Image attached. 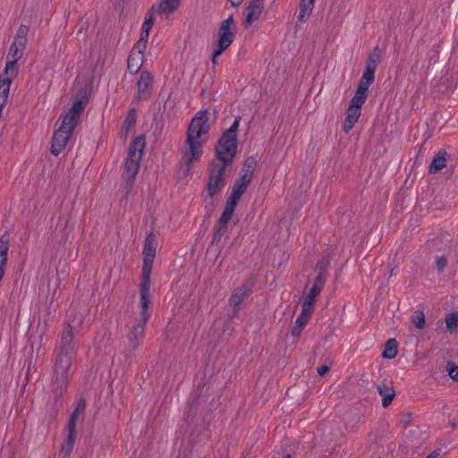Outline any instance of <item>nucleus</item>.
<instances>
[{
  "instance_id": "obj_22",
  "label": "nucleus",
  "mask_w": 458,
  "mask_h": 458,
  "mask_svg": "<svg viewBox=\"0 0 458 458\" xmlns=\"http://www.w3.org/2000/svg\"><path fill=\"white\" fill-rule=\"evenodd\" d=\"M200 404V395H198L194 398V400L190 403L189 409L185 413L186 421L188 424H193L197 421L198 410Z\"/></svg>"
},
{
  "instance_id": "obj_15",
  "label": "nucleus",
  "mask_w": 458,
  "mask_h": 458,
  "mask_svg": "<svg viewBox=\"0 0 458 458\" xmlns=\"http://www.w3.org/2000/svg\"><path fill=\"white\" fill-rule=\"evenodd\" d=\"M265 0H250L245 10V26H250L254 21H258L264 9Z\"/></svg>"
},
{
  "instance_id": "obj_53",
  "label": "nucleus",
  "mask_w": 458,
  "mask_h": 458,
  "mask_svg": "<svg viewBox=\"0 0 458 458\" xmlns=\"http://www.w3.org/2000/svg\"><path fill=\"white\" fill-rule=\"evenodd\" d=\"M301 3L314 6L315 0H301Z\"/></svg>"
},
{
  "instance_id": "obj_59",
  "label": "nucleus",
  "mask_w": 458,
  "mask_h": 458,
  "mask_svg": "<svg viewBox=\"0 0 458 458\" xmlns=\"http://www.w3.org/2000/svg\"><path fill=\"white\" fill-rule=\"evenodd\" d=\"M283 458H292V455L291 454H286L285 456H284Z\"/></svg>"
},
{
  "instance_id": "obj_8",
  "label": "nucleus",
  "mask_w": 458,
  "mask_h": 458,
  "mask_svg": "<svg viewBox=\"0 0 458 458\" xmlns=\"http://www.w3.org/2000/svg\"><path fill=\"white\" fill-rule=\"evenodd\" d=\"M227 165L213 161L210 165L208 181L206 188L204 200H210L225 187V168Z\"/></svg>"
},
{
  "instance_id": "obj_57",
  "label": "nucleus",
  "mask_w": 458,
  "mask_h": 458,
  "mask_svg": "<svg viewBox=\"0 0 458 458\" xmlns=\"http://www.w3.org/2000/svg\"><path fill=\"white\" fill-rule=\"evenodd\" d=\"M449 425H450L451 428H454L455 427V422L450 421Z\"/></svg>"
},
{
  "instance_id": "obj_47",
  "label": "nucleus",
  "mask_w": 458,
  "mask_h": 458,
  "mask_svg": "<svg viewBox=\"0 0 458 458\" xmlns=\"http://www.w3.org/2000/svg\"><path fill=\"white\" fill-rule=\"evenodd\" d=\"M329 369H330L329 366L323 365V366L318 368L317 371L319 376L323 377L328 373Z\"/></svg>"
},
{
  "instance_id": "obj_56",
  "label": "nucleus",
  "mask_w": 458,
  "mask_h": 458,
  "mask_svg": "<svg viewBox=\"0 0 458 458\" xmlns=\"http://www.w3.org/2000/svg\"><path fill=\"white\" fill-rule=\"evenodd\" d=\"M4 267H1V266H0V280L2 279V277H3V276H4Z\"/></svg>"
},
{
  "instance_id": "obj_52",
  "label": "nucleus",
  "mask_w": 458,
  "mask_h": 458,
  "mask_svg": "<svg viewBox=\"0 0 458 458\" xmlns=\"http://www.w3.org/2000/svg\"><path fill=\"white\" fill-rule=\"evenodd\" d=\"M228 1L231 3V4L233 6L236 7V6H239L242 3L243 0H228Z\"/></svg>"
},
{
  "instance_id": "obj_10",
  "label": "nucleus",
  "mask_w": 458,
  "mask_h": 458,
  "mask_svg": "<svg viewBox=\"0 0 458 458\" xmlns=\"http://www.w3.org/2000/svg\"><path fill=\"white\" fill-rule=\"evenodd\" d=\"M148 318V317H130L129 320L126 322L129 352H134L138 349L140 341L144 337Z\"/></svg>"
},
{
  "instance_id": "obj_41",
  "label": "nucleus",
  "mask_w": 458,
  "mask_h": 458,
  "mask_svg": "<svg viewBox=\"0 0 458 458\" xmlns=\"http://www.w3.org/2000/svg\"><path fill=\"white\" fill-rule=\"evenodd\" d=\"M241 117H236L233 124L230 126L228 130H226L224 133L230 135L232 137L237 138L236 133L239 128Z\"/></svg>"
},
{
  "instance_id": "obj_33",
  "label": "nucleus",
  "mask_w": 458,
  "mask_h": 458,
  "mask_svg": "<svg viewBox=\"0 0 458 458\" xmlns=\"http://www.w3.org/2000/svg\"><path fill=\"white\" fill-rule=\"evenodd\" d=\"M379 61H380V51H379L378 47H376L374 48L373 52L369 56L366 67L376 71Z\"/></svg>"
},
{
  "instance_id": "obj_35",
  "label": "nucleus",
  "mask_w": 458,
  "mask_h": 458,
  "mask_svg": "<svg viewBox=\"0 0 458 458\" xmlns=\"http://www.w3.org/2000/svg\"><path fill=\"white\" fill-rule=\"evenodd\" d=\"M446 370L453 380L458 381V366L455 365L454 362L448 361L446 364Z\"/></svg>"
},
{
  "instance_id": "obj_55",
  "label": "nucleus",
  "mask_w": 458,
  "mask_h": 458,
  "mask_svg": "<svg viewBox=\"0 0 458 458\" xmlns=\"http://www.w3.org/2000/svg\"><path fill=\"white\" fill-rule=\"evenodd\" d=\"M416 315H420V316H423L424 315V310H417L415 311Z\"/></svg>"
},
{
  "instance_id": "obj_7",
  "label": "nucleus",
  "mask_w": 458,
  "mask_h": 458,
  "mask_svg": "<svg viewBox=\"0 0 458 458\" xmlns=\"http://www.w3.org/2000/svg\"><path fill=\"white\" fill-rule=\"evenodd\" d=\"M146 141L143 136H139L129 147V156L124 163L125 173L123 177L128 182H133L139 172Z\"/></svg>"
},
{
  "instance_id": "obj_40",
  "label": "nucleus",
  "mask_w": 458,
  "mask_h": 458,
  "mask_svg": "<svg viewBox=\"0 0 458 458\" xmlns=\"http://www.w3.org/2000/svg\"><path fill=\"white\" fill-rule=\"evenodd\" d=\"M146 47H147V43L146 42H142L140 40H138V42L134 45L133 48L131 49V53L135 54V55H140L142 58H143V55H144V51L146 49Z\"/></svg>"
},
{
  "instance_id": "obj_20",
  "label": "nucleus",
  "mask_w": 458,
  "mask_h": 458,
  "mask_svg": "<svg viewBox=\"0 0 458 458\" xmlns=\"http://www.w3.org/2000/svg\"><path fill=\"white\" fill-rule=\"evenodd\" d=\"M398 354V343L395 338L388 339L385 344V350L382 358L386 360L394 359Z\"/></svg>"
},
{
  "instance_id": "obj_39",
  "label": "nucleus",
  "mask_w": 458,
  "mask_h": 458,
  "mask_svg": "<svg viewBox=\"0 0 458 458\" xmlns=\"http://www.w3.org/2000/svg\"><path fill=\"white\" fill-rule=\"evenodd\" d=\"M394 396H395V390H394V389H388L387 390V394H385L382 397V406L385 407V408L388 407L392 403Z\"/></svg>"
},
{
  "instance_id": "obj_29",
  "label": "nucleus",
  "mask_w": 458,
  "mask_h": 458,
  "mask_svg": "<svg viewBox=\"0 0 458 458\" xmlns=\"http://www.w3.org/2000/svg\"><path fill=\"white\" fill-rule=\"evenodd\" d=\"M315 300V296L308 293L301 304V312L300 315H311V313L314 311Z\"/></svg>"
},
{
  "instance_id": "obj_42",
  "label": "nucleus",
  "mask_w": 458,
  "mask_h": 458,
  "mask_svg": "<svg viewBox=\"0 0 458 458\" xmlns=\"http://www.w3.org/2000/svg\"><path fill=\"white\" fill-rule=\"evenodd\" d=\"M412 418H413V415L411 412H406V413H403L402 415V419L400 420V425L403 428H406L411 422L412 420Z\"/></svg>"
},
{
  "instance_id": "obj_36",
  "label": "nucleus",
  "mask_w": 458,
  "mask_h": 458,
  "mask_svg": "<svg viewBox=\"0 0 458 458\" xmlns=\"http://www.w3.org/2000/svg\"><path fill=\"white\" fill-rule=\"evenodd\" d=\"M445 324L450 333H454L458 330V317H446Z\"/></svg>"
},
{
  "instance_id": "obj_48",
  "label": "nucleus",
  "mask_w": 458,
  "mask_h": 458,
  "mask_svg": "<svg viewBox=\"0 0 458 458\" xmlns=\"http://www.w3.org/2000/svg\"><path fill=\"white\" fill-rule=\"evenodd\" d=\"M225 51V49H222L218 47L212 55V63L215 64H216V59L221 55V54Z\"/></svg>"
},
{
  "instance_id": "obj_16",
  "label": "nucleus",
  "mask_w": 458,
  "mask_h": 458,
  "mask_svg": "<svg viewBox=\"0 0 458 458\" xmlns=\"http://www.w3.org/2000/svg\"><path fill=\"white\" fill-rule=\"evenodd\" d=\"M153 77L151 74L144 71L140 73L138 81V98L141 100L148 99L152 94Z\"/></svg>"
},
{
  "instance_id": "obj_19",
  "label": "nucleus",
  "mask_w": 458,
  "mask_h": 458,
  "mask_svg": "<svg viewBox=\"0 0 458 458\" xmlns=\"http://www.w3.org/2000/svg\"><path fill=\"white\" fill-rule=\"evenodd\" d=\"M76 433V429L68 428L66 441L63 444L60 450V455L62 458H68L71 455L75 442Z\"/></svg>"
},
{
  "instance_id": "obj_28",
  "label": "nucleus",
  "mask_w": 458,
  "mask_h": 458,
  "mask_svg": "<svg viewBox=\"0 0 458 458\" xmlns=\"http://www.w3.org/2000/svg\"><path fill=\"white\" fill-rule=\"evenodd\" d=\"M310 317H298L294 326L292 327L291 334L294 337H299L308 324Z\"/></svg>"
},
{
  "instance_id": "obj_25",
  "label": "nucleus",
  "mask_w": 458,
  "mask_h": 458,
  "mask_svg": "<svg viewBox=\"0 0 458 458\" xmlns=\"http://www.w3.org/2000/svg\"><path fill=\"white\" fill-rule=\"evenodd\" d=\"M445 152H438V154L433 158L432 163L429 165L430 174H435L445 166Z\"/></svg>"
},
{
  "instance_id": "obj_3",
  "label": "nucleus",
  "mask_w": 458,
  "mask_h": 458,
  "mask_svg": "<svg viewBox=\"0 0 458 458\" xmlns=\"http://www.w3.org/2000/svg\"><path fill=\"white\" fill-rule=\"evenodd\" d=\"M87 101L77 99L69 112L64 115L59 129L54 133L51 153L58 156L67 145L72 133L80 120L81 114L86 107Z\"/></svg>"
},
{
  "instance_id": "obj_58",
  "label": "nucleus",
  "mask_w": 458,
  "mask_h": 458,
  "mask_svg": "<svg viewBox=\"0 0 458 458\" xmlns=\"http://www.w3.org/2000/svg\"><path fill=\"white\" fill-rule=\"evenodd\" d=\"M447 315L454 316V315H458V312H450V313H448Z\"/></svg>"
},
{
  "instance_id": "obj_38",
  "label": "nucleus",
  "mask_w": 458,
  "mask_h": 458,
  "mask_svg": "<svg viewBox=\"0 0 458 458\" xmlns=\"http://www.w3.org/2000/svg\"><path fill=\"white\" fill-rule=\"evenodd\" d=\"M388 389H394V386L393 382L387 381L386 379H384L382 383L377 386V391L382 397L385 394H387Z\"/></svg>"
},
{
  "instance_id": "obj_43",
  "label": "nucleus",
  "mask_w": 458,
  "mask_h": 458,
  "mask_svg": "<svg viewBox=\"0 0 458 458\" xmlns=\"http://www.w3.org/2000/svg\"><path fill=\"white\" fill-rule=\"evenodd\" d=\"M152 27H153V16H152V14H149L148 17L145 18V21L142 24L141 30H144L146 33H149Z\"/></svg>"
},
{
  "instance_id": "obj_4",
  "label": "nucleus",
  "mask_w": 458,
  "mask_h": 458,
  "mask_svg": "<svg viewBox=\"0 0 458 458\" xmlns=\"http://www.w3.org/2000/svg\"><path fill=\"white\" fill-rule=\"evenodd\" d=\"M157 238L152 233H148L146 237L144 249H143V266H142V277L140 283V315H146L148 310L150 302V276L152 271V265L156 255Z\"/></svg>"
},
{
  "instance_id": "obj_54",
  "label": "nucleus",
  "mask_w": 458,
  "mask_h": 458,
  "mask_svg": "<svg viewBox=\"0 0 458 458\" xmlns=\"http://www.w3.org/2000/svg\"><path fill=\"white\" fill-rule=\"evenodd\" d=\"M327 264H328V261L324 259V260L318 262V266H319L320 267H323L327 266Z\"/></svg>"
},
{
  "instance_id": "obj_14",
  "label": "nucleus",
  "mask_w": 458,
  "mask_h": 458,
  "mask_svg": "<svg viewBox=\"0 0 458 458\" xmlns=\"http://www.w3.org/2000/svg\"><path fill=\"white\" fill-rule=\"evenodd\" d=\"M253 282L251 280H248L244 282L240 287L236 288L230 299L229 305L236 308L238 307L246 298H248L252 291Z\"/></svg>"
},
{
  "instance_id": "obj_24",
  "label": "nucleus",
  "mask_w": 458,
  "mask_h": 458,
  "mask_svg": "<svg viewBox=\"0 0 458 458\" xmlns=\"http://www.w3.org/2000/svg\"><path fill=\"white\" fill-rule=\"evenodd\" d=\"M368 97V91L363 88H357L354 96L351 99L350 106L360 110Z\"/></svg>"
},
{
  "instance_id": "obj_46",
  "label": "nucleus",
  "mask_w": 458,
  "mask_h": 458,
  "mask_svg": "<svg viewBox=\"0 0 458 458\" xmlns=\"http://www.w3.org/2000/svg\"><path fill=\"white\" fill-rule=\"evenodd\" d=\"M232 332H233V327H232L231 317H228L227 325L223 327L222 335L227 334L230 335L232 334Z\"/></svg>"
},
{
  "instance_id": "obj_30",
  "label": "nucleus",
  "mask_w": 458,
  "mask_h": 458,
  "mask_svg": "<svg viewBox=\"0 0 458 458\" xmlns=\"http://www.w3.org/2000/svg\"><path fill=\"white\" fill-rule=\"evenodd\" d=\"M325 281H326V277L324 276V275L322 273H319L317 276L315 282L313 284V286L310 289L309 293L317 298L324 287Z\"/></svg>"
},
{
  "instance_id": "obj_31",
  "label": "nucleus",
  "mask_w": 458,
  "mask_h": 458,
  "mask_svg": "<svg viewBox=\"0 0 458 458\" xmlns=\"http://www.w3.org/2000/svg\"><path fill=\"white\" fill-rule=\"evenodd\" d=\"M136 117V111L134 108H132L128 113L123 123V131H124L125 134H127L130 131V130L135 125Z\"/></svg>"
},
{
  "instance_id": "obj_17",
  "label": "nucleus",
  "mask_w": 458,
  "mask_h": 458,
  "mask_svg": "<svg viewBox=\"0 0 458 458\" xmlns=\"http://www.w3.org/2000/svg\"><path fill=\"white\" fill-rule=\"evenodd\" d=\"M360 116V110L349 106L346 110V117L343 124V130L345 132H349L353 128L354 124L358 122Z\"/></svg>"
},
{
  "instance_id": "obj_44",
  "label": "nucleus",
  "mask_w": 458,
  "mask_h": 458,
  "mask_svg": "<svg viewBox=\"0 0 458 458\" xmlns=\"http://www.w3.org/2000/svg\"><path fill=\"white\" fill-rule=\"evenodd\" d=\"M447 265V259L445 256H438L436 259V267L439 272H442Z\"/></svg>"
},
{
  "instance_id": "obj_51",
  "label": "nucleus",
  "mask_w": 458,
  "mask_h": 458,
  "mask_svg": "<svg viewBox=\"0 0 458 458\" xmlns=\"http://www.w3.org/2000/svg\"><path fill=\"white\" fill-rule=\"evenodd\" d=\"M440 449L434 450L426 458H437L439 455Z\"/></svg>"
},
{
  "instance_id": "obj_5",
  "label": "nucleus",
  "mask_w": 458,
  "mask_h": 458,
  "mask_svg": "<svg viewBox=\"0 0 458 458\" xmlns=\"http://www.w3.org/2000/svg\"><path fill=\"white\" fill-rule=\"evenodd\" d=\"M29 28L26 25H20L13 42L11 44L9 52L6 57V64L4 68V75L16 77L18 73L17 62L22 57L23 50L27 44V35Z\"/></svg>"
},
{
  "instance_id": "obj_23",
  "label": "nucleus",
  "mask_w": 458,
  "mask_h": 458,
  "mask_svg": "<svg viewBox=\"0 0 458 458\" xmlns=\"http://www.w3.org/2000/svg\"><path fill=\"white\" fill-rule=\"evenodd\" d=\"M85 407H86L85 399H81L78 402L74 411L71 414V417H70V420L68 422V426H67L68 428L76 429V423H77L79 415L84 412Z\"/></svg>"
},
{
  "instance_id": "obj_13",
  "label": "nucleus",
  "mask_w": 458,
  "mask_h": 458,
  "mask_svg": "<svg viewBox=\"0 0 458 458\" xmlns=\"http://www.w3.org/2000/svg\"><path fill=\"white\" fill-rule=\"evenodd\" d=\"M233 215V211L228 210L226 208L224 209L220 218L218 219L216 225L214 227V233L211 240L212 245L217 244L221 241L223 235L227 231L228 223L231 220Z\"/></svg>"
},
{
  "instance_id": "obj_49",
  "label": "nucleus",
  "mask_w": 458,
  "mask_h": 458,
  "mask_svg": "<svg viewBox=\"0 0 458 458\" xmlns=\"http://www.w3.org/2000/svg\"><path fill=\"white\" fill-rule=\"evenodd\" d=\"M149 33H146L144 30H141L140 39V41H144L148 43Z\"/></svg>"
},
{
  "instance_id": "obj_37",
  "label": "nucleus",
  "mask_w": 458,
  "mask_h": 458,
  "mask_svg": "<svg viewBox=\"0 0 458 458\" xmlns=\"http://www.w3.org/2000/svg\"><path fill=\"white\" fill-rule=\"evenodd\" d=\"M8 243L1 241L0 244V266L4 267L7 260Z\"/></svg>"
},
{
  "instance_id": "obj_1",
  "label": "nucleus",
  "mask_w": 458,
  "mask_h": 458,
  "mask_svg": "<svg viewBox=\"0 0 458 458\" xmlns=\"http://www.w3.org/2000/svg\"><path fill=\"white\" fill-rule=\"evenodd\" d=\"M82 320L80 317H70L64 328L60 340L53 353V367L51 375L50 393L55 403L64 396L67 391L71 377L72 360L76 355L74 348L75 325H81Z\"/></svg>"
},
{
  "instance_id": "obj_32",
  "label": "nucleus",
  "mask_w": 458,
  "mask_h": 458,
  "mask_svg": "<svg viewBox=\"0 0 458 458\" xmlns=\"http://www.w3.org/2000/svg\"><path fill=\"white\" fill-rule=\"evenodd\" d=\"M228 322V317H217L210 328L214 335H222V329L224 326H226Z\"/></svg>"
},
{
  "instance_id": "obj_9",
  "label": "nucleus",
  "mask_w": 458,
  "mask_h": 458,
  "mask_svg": "<svg viewBox=\"0 0 458 458\" xmlns=\"http://www.w3.org/2000/svg\"><path fill=\"white\" fill-rule=\"evenodd\" d=\"M237 150V138L223 133L216 147V163L231 165Z\"/></svg>"
},
{
  "instance_id": "obj_45",
  "label": "nucleus",
  "mask_w": 458,
  "mask_h": 458,
  "mask_svg": "<svg viewBox=\"0 0 458 458\" xmlns=\"http://www.w3.org/2000/svg\"><path fill=\"white\" fill-rule=\"evenodd\" d=\"M412 318H413L412 323L417 328H419V329L424 328L425 324H426V322H425L426 317H412Z\"/></svg>"
},
{
  "instance_id": "obj_18",
  "label": "nucleus",
  "mask_w": 458,
  "mask_h": 458,
  "mask_svg": "<svg viewBox=\"0 0 458 458\" xmlns=\"http://www.w3.org/2000/svg\"><path fill=\"white\" fill-rule=\"evenodd\" d=\"M181 4V0H160L157 13L158 14L168 15L174 12H175Z\"/></svg>"
},
{
  "instance_id": "obj_34",
  "label": "nucleus",
  "mask_w": 458,
  "mask_h": 458,
  "mask_svg": "<svg viewBox=\"0 0 458 458\" xmlns=\"http://www.w3.org/2000/svg\"><path fill=\"white\" fill-rule=\"evenodd\" d=\"M314 6L301 3L298 21L305 22L310 16Z\"/></svg>"
},
{
  "instance_id": "obj_2",
  "label": "nucleus",
  "mask_w": 458,
  "mask_h": 458,
  "mask_svg": "<svg viewBox=\"0 0 458 458\" xmlns=\"http://www.w3.org/2000/svg\"><path fill=\"white\" fill-rule=\"evenodd\" d=\"M208 114L206 110L198 112L189 125L186 145L182 148V161L187 165V171L202 155V145L207 140L209 130Z\"/></svg>"
},
{
  "instance_id": "obj_6",
  "label": "nucleus",
  "mask_w": 458,
  "mask_h": 458,
  "mask_svg": "<svg viewBox=\"0 0 458 458\" xmlns=\"http://www.w3.org/2000/svg\"><path fill=\"white\" fill-rule=\"evenodd\" d=\"M208 413L203 415V423L196 425L182 437V446L179 450V458H191L193 449H199L209 438V430L206 423Z\"/></svg>"
},
{
  "instance_id": "obj_11",
  "label": "nucleus",
  "mask_w": 458,
  "mask_h": 458,
  "mask_svg": "<svg viewBox=\"0 0 458 458\" xmlns=\"http://www.w3.org/2000/svg\"><path fill=\"white\" fill-rule=\"evenodd\" d=\"M250 183V181L247 179L243 180V177L240 176L234 182L232 193L226 200L225 208L234 212L239 200L241 199Z\"/></svg>"
},
{
  "instance_id": "obj_12",
  "label": "nucleus",
  "mask_w": 458,
  "mask_h": 458,
  "mask_svg": "<svg viewBox=\"0 0 458 458\" xmlns=\"http://www.w3.org/2000/svg\"><path fill=\"white\" fill-rule=\"evenodd\" d=\"M233 23L232 16L223 21L219 27L217 47L227 49L234 39V34L231 31V25Z\"/></svg>"
},
{
  "instance_id": "obj_26",
  "label": "nucleus",
  "mask_w": 458,
  "mask_h": 458,
  "mask_svg": "<svg viewBox=\"0 0 458 458\" xmlns=\"http://www.w3.org/2000/svg\"><path fill=\"white\" fill-rule=\"evenodd\" d=\"M375 70L365 68V71L360 78L358 88H363L364 90H369V87L374 82Z\"/></svg>"
},
{
  "instance_id": "obj_27",
  "label": "nucleus",
  "mask_w": 458,
  "mask_h": 458,
  "mask_svg": "<svg viewBox=\"0 0 458 458\" xmlns=\"http://www.w3.org/2000/svg\"><path fill=\"white\" fill-rule=\"evenodd\" d=\"M142 61H143V58L140 55H135L131 52V54L128 57V60H127V66H128L129 72L131 74L138 72V71L140 70V68L141 66Z\"/></svg>"
},
{
  "instance_id": "obj_50",
  "label": "nucleus",
  "mask_w": 458,
  "mask_h": 458,
  "mask_svg": "<svg viewBox=\"0 0 458 458\" xmlns=\"http://www.w3.org/2000/svg\"><path fill=\"white\" fill-rule=\"evenodd\" d=\"M31 363H32V361H31V360H30L29 364H28V369H27V377L31 373L32 370L34 372L36 371L35 366L32 365Z\"/></svg>"
},
{
  "instance_id": "obj_21",
  "label": "nucleus",
  "mask_w": 458,
  "mask_h": 458,
  "mask_svg": "<svg viewBox=\"0 0 458 458\" xmlns=\"http://www.w3.org/2000/svg\"><path fill=\"white\" fill-rule=\"evenodd\" d=\"M257 167V160L253 157H249L242 168V175L243 177V180H249L251 182L253 173Z\"/></svg>"
}]
</instances>
